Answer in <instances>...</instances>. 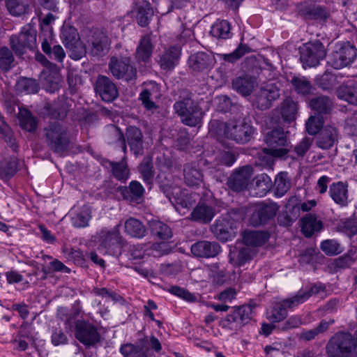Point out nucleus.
<instances>
[{"label":"nucleus","instance_id":"28","mask_svg":"<svg viewBox=\"0 0 357 357\" xmlns=\"http://www.w3.org/2000/svg\"><path fill=\"white\" fill-rule=\"evenodd\" d=\"M132 13H135L137 24L142 27L146 26L153 15L151 3L146 0L136 2Z\"/></svg>","mask_w":357,"mask_h":357},{"label":"nucleus","instance_id":"11","mask_svg":"<svg viewBox=\"0 0 357 357\" xmlns=\"http://www.w3.org/2000/svg\"><path fill=\"white\" fill-rule=\"evenodd\" d=\"M108 67L112 75L118 79L128 82L137 78V69L129 56H112Z\"/></svg>","mask_w":357,"mask_h":357},{"label":"nucleus","instance_id":"43","mask_svg":"<svg viewBox=\"0 0 357 357\" xmlns=\"http://www.w3.org/2000/svg\"><path fill=\"white\" fill-rule=\"evenodd\" d=\"M340 100L351 105H357V84L356 85L342 84L336 89Z\"/></svg>","mask_w":357,"mask_h":357},{"label":"nucleus","instance_id":"1","mask_svg":"<svg viewBox=\"0 0 357 357\" xmlns=\"http://www.w3.org/2000/svg\"><path fill=\"white\" fill-rule=\"evenodd\" d=\"M211 126L217 127L218 135H224L227 139L239 144L249 142L255 132L251 122L245 119H233L227 123L215 121L211 123Z\"/></svg>","mask_w":357,"mask_h":357},{"label":"nucleus","instance_id":"50","mask_svg":"<svg viewBox=\"0 0 357 357\" xmlns=\"http://www.w3.org/2000/svg\"><path fill=\"white\" fill-rule=\"evenodd\" d=\"M15 59L13 51L7 47L0 48V69L8 72L15 66Z\"/></svg>","mask_w":357,"mask_h":357},{"label":"nucleus","instance_id":"64","mask_svg":"<svg viewBox=\"0 0 357 357\" xmlns=\"http://www.w3.org/2000/svg\"><path fill=\"white\" fill-rule=\"evenodd\" d=\"M321 249L326 255L329 256L336 255L342 252L340 243L333 239L325 240L321 242Z\"/></svg>","mask_w":357,"mask_h":357},{"label":"nucleus","instance_id":"57","mask_svg":"<svg viewBox=\"0 0 357 357\" xmlns=\"http://www.w3.org/2000/svg\"><path fill=\"white\" fill-rule=\"evenodd\" d=\"M251 51L250 47L245 44H240L239 46L231 53L229 54H220L219 56L220 59L225 61L234 63L245 54L249 53Z\"/></svg>","mask_w":357,"mask_h":357},{"label":"nucleus","instance_id":"20","mask_svg":"<svg viewBox=\"0 0 357 357\" xmlns=\"http://www.w3.org/2000/svg\"><path fill=\"white\" fill-rule=\"evenodd\" d=\"M215 59L212 53L199 52L188 59L189 67L195 72L206 71L215 65Z\"/></svg>","mask_w":357,"mask_h":357},{"label":"nucleus","instance_id":"42","mask_svg":"<svg viewBox=\"0 0 357 357\" xmlns=\"http://www.w3.org/2000/svg\"><path fill=\"white\" fill-rule=\"evenodd\" d=\"M124 230L128 235L137 238H143L146 234L145 226L135 218H130L125 221Z\"/></svg>","mask_w":357,"mask_h":357},{"label":"nucleus","instance_id":"46","mask_svg":"<svg viewBox=\"0 0 357 357\" xmlns=\"http://www.w3.org/2000/svg\"><path fill=\"white\" fill-rule=\"evenodd\" d=\"M211 34L220 39H228L232 36L231 26L227 20L217 21L211 26Z\"/></svg>","mask_w":357,"mask_h":357},{"label":"nucleus","instance_id":"51","mask_svg":"<svg viewBox=\"0 0 357 357\" xmlns=\"http://www.w3.org/2000/svg\"><path fill=\"white\" fill-rule=\"evenodd\" d=\"M291 181L288 178L287 173L280 172L275 179V194L277 197H281L284 195L290 189Z\"/></svg>","mask_w":357,"mask_h":357},{"label":"nucleus","instance_id":"4","mask_svg":"<svg viewBox=\"0 0 357 357\" xmlns=\"http://www.w3.org/2000/svg\"><path fill=\"white\" fill-rule=\"evenodd\" d=\"M150 348L156 353H159L162 350L161 343L153 335L145 336L139 340L135 344H124L120 348V351L124 357H156L150 351Z\"/></svg>","mask_w":357,"mask_h":357},{"label":"nucleus","instance_id":"3","mask_svg":"<svg viewBox=\"0 0 357 357\" xmlns=\"http://www.w3.org/2000/svg\"><path fill=\"white\" fill-rule=\"evenodd\" d=\"M326 351L331 357H357V339L349 333H336L327 344Z\"/></svg>","mask_w":357,"mask_h":357},{"label":"nucleus","instance_id":"33","mask_svg":"<svg viewBox=\"0 0 357 357\" xmlns=\"http://www.w3.org/2000/svg\"><path fill=\"white\" fill-rule=\"evenodd\" d=\"M301 231L306 237H311L315 232L321 230L322 222L314 213H307L301 219Z\"/></svg>","mask_w":357,"mask_h":357},{"label":"nucleus","instance_id":"8","mask_svg":"<svg viewBox=\"0 0 357 357\" xmlns=\"http://www.w3.org/2000/svg\"><path fill=\"white\" fill-rule=\"evenodd\" d=\"M37 31L31 24H28L22 28L18 35L12 36L10 45L17 55H22L27 50H33L37 47Z\"/></svg>","mask_w":357,"mask_h":357},{"label":"nucleus","instance_id":"35","mask_svg":"<svg viewBox=\"0 0 357 357\" xmlns=\"http://www.w3.org/2000/svg\"><path fill=\"white\" fill-rule=\"evenodd\" d=\"M232 88L243 96L251 94L256 86L255 79L248 75L237 77L232 80Z\"/></svg>","mask_w":357,"mask_h":357},{"label":"nucleus","instance_id":"54","mask_svg":"<svg viewBox=\"0 0 357 357\" xmlns=\"http://www.w3.org/2000/svg\"><path fill=\"white\" fill-rule=\"evenodd\" d=\"M17 171V161L15 158L0 162V178L9 179Z\"/></svg>","mask_w":357,"mask_h":357},{"label":"nucleus","instance_id":"24","mask_svg":"<svg viewBox=\"0 0 357 357\" xmlns=\"http://www.w3.org/2000/svg\"><path fill=\"white\" fill-rule=\"evenodd\" d=\"M298 197H291L286 206L285 211H282L278 216V223L280 226L289 227L299 216V208L297 206Z\"/></svg>","mask_w":357,"mask_h":357},{"label":"nucleus","instance_id":"9","mask_svg":"<svg viewBox=\"0 0 357 357\" xmlns=\"http://www.w3.org/2000/svg\"><path fill=\"white\" fill-rule=\"evenodd\" d=\"M252 316L253 309L251 305L237 307L220 321V326L227 331L236 332L248 324Z\"/></svg>","mask_w":357,"mask_h":357},{"label":"nucleus","instance_id":"49","mask_svg":"<svg viewBox=\"0 0 357 357\" xmlns=\"http://www.w3.org/2000/svg\"><path fill=\"white\" fill-rule=\"evenodd\" d=\"M108 164V167L112 169L113 176L121 181H126L129 177V169L127 163L124 160L119 162L107 161L106 165Z\"/></svg>","mask_w":357,"mask_h":357},{"label":"nucleus","instance_id":"63","mask_svg":"<svg viewBox=\"0 0 357 357\" xmlns=\"http://www.w3.org/2000/svg\"><path fill=\"white\" fill-rule=\"evenodd\" d=\"M287 316V310L282 301L278 302L273 306L269 319L273 322H280L284 320Z\"/></svg>","mask_w":357,"mask_h":357},{"label":"nucleus","instance_id":"48","mask_svg":"<svg viewBox=\"0 0 357 357\" xmlns=\"http://www.w3.org/2000/svg\"><path fill=\"white\" fill-rule=\"evenodd\" d=\"M298 111L297 104L291 99L287 98L281 103V115L284 121L291 123L296 119Z\"/></svg>","mask_w":357,"mask_h":357},{"label":"nucleus","instance_id":"38","mask_svg":"<svg viewBox=\"0 0 357 357\" xmlns=\"http://www.w3.org/2000/svg\"><path fill=\"white\" fill-rule=\"evenodd\" d=\"M107 143L121 148L123 152H127V146L124 134L117 126L110 125L106 130Z\"/></svg>","mask_w":357,"mask_h":357},{"label":"nucleus","instance_id":"44","mask_svg":"<svg viewBox=\"0 0 357 357\" xmlns=\"http://www.w3.org/2000/svg\"><path fill=\"white\" fill-rule=\"evenodd\" d=\"M310 107L318 115L328 114L333 108V102L326 96H319L310 100Z\"/></svg>","mask_w":357,"mask_h":357},{"label":"nucleus","instance_id":"29","mask_svg":"<svg viewBox=\"0 0 357 357\" xmlns=\"http://www.w3.org/2000/svg\"><path fill=\"white\" fill-rule=\"evenodd\" d=\"M160 96L159 87L155 82H151L147 87L144 89L139 94V99L141 100L142 105L147 110L152 113L158 109V106L152 100L153 97Z\"/></svg>","mask_w":357,"mask_h":357},{"label":"nucleus","instance_id":"16","mask_svg":"<svg viewBox=\"0 0 357 357\" xmlns=\"http://www.w3.org/2000/svg\"><path fill=\"white\" fill-rule=\"evenodd\" d=\"M280 97V88L276 83L269 82L260 87L255 94V104L260 110L269 109Z\"/></svg>","mask_w":357,"mask_h":357},{"label":"nucleus","instance_id":"59","mask_svg":"<svg viewBox=\"0 0 357 357\" xmlns=\"http://www.w3.org/2000/svg\"><path fill=\"white\" fill-rule=\"evenodd\" d=\"M324 119L320 115L310 116L305 123L307 133L310 135H317L323 128Z\"/></svg>","mask_w":357,"mask_h":357},{"label":"nucleus","instance_id":"17","mask_svg":"<svg viewBox=\"0 0 357 357\" xmlns=\"http://www.w3.org/2000/svg\"><path fill=\"white\" fill-rule=\"evenodd\" d=\"M161 191L165 194L173 206L178 210V206L182 208H188L192 205V201L188 194L180 187L161 183Z\"/></svg>","mask_w":357,"mask_h":357},{"label":"nucleus","instance_id":"7","mask_svg":"<svg viewBox=\"0 0 357 357\" xmlns=\"http://www.w3.org/2000/svg\"><path fill=\"white\" fill-rule=\"evenodd\" d=\"M268 145L264 151L266 153L276 158H283L290 151L287 148L288 140L283 128L277 127L268 131L264 137Z\"/></svg>","mask_w":357,"mask_h":357},{"label":"nucleus","instance_id":"12","mask_svg":"<svg viewBox=\"0 0 357 357\" xmlns=\"http://www.w3.org/2000/svg\"><path fill=\"white\" fill-rule=\"evenodd\" d=\"M300 59L304 68L314 67L326 55L324 45L319 40L308 42L300 48Z\"/></svg>","mask_w":357,"mask_h":357},{"label":"nucleus","instance_id":"27","mask_svg":"<svg viewBox=\"0 0 357 357\" xmlns=\"http://www.w3.org/2000/svg\"><path fill=\"white\" fill-rule=\"evenodd\" d=\"M154 48L153 38L151 33L142 36L135 52V58L137 61L148 62L152 55Z\"/></svg>","mask_w":357,"mask_h":357},{"label":"nucleus","instance_id":"22","mask_svg":"<svg viewBox=\"0 0 357 357\" xmlns=\"http://www.w3.org/2000/svg\"><path fill=\"white\" fill-rule=\"evenodd\" d=\"M221 247L215 241H199L191 245V252L197 257L210 258L217 256Z\"/></svg>","mask_w":357,"mask_h":357},{"label":"nucleus","instance_id":"58","mask_svg":"<svg viewBox=\"0 0 357 357\" xmlns=\"http://www.w3.org/2000/svg\"><path fill=\"white\" fill-rule=\"evenodd\" d=\"M153 168V163L149 159H144L139 167L142 178L146 185H151L153 183L154 176Z\"/></svg>","mask_w":357,"mask_h":357},{"label":"nucleus","instance_id":"26","mask_svg":"<svg viewBox=\"0 0 357 357\" xmlns=\"http://www.w3.org/2000/svg\"><path fill=\"white\" fill-rule=\"evenodd\" d=\"M181 54L178 46H171L165 50L160 56L158 63L165 70H172L178 64Z\"/></svg>","mask_w":357,"mask_h":357},{"label":"nucleus","instance_id":"19","mask_svg":"<svg viewBox=\"0 0 357 357\" xmlns=\"http://www.w3.org/2000/svg\"><path fill=\"white\" fill-rule=\"evenodd\" d=\"M297 10L299 15L306 20L325 22L330 16L325 7L314 3H301L297 6Z\"/></svg>","mask_w":357,"mask_h":357},{"label":"nucleus","instance_id":"30","mask_svg":"<svg viewBox=\"0 0 357 357\" xmlns=\"http://www.w3.org/2000/svg\"><path fill=\"white\" fill-rule=\"evenodd\" d=\"M338 132L333 126H326L321 130L316 141L317 146L321 149H329L337 141Z\"/></svg>","mask_w":357,"mask_h":357},{"label":"nucleus","instance_id":"5","mask_svg":"<svg viewBox=\"0 0 357 357\" xmlns=\"http://www.w3.org/2000/svg\"><path fill=\"white\" fill-rule=\"evenodd\" d=\"M45 137L47 146L54 153H63L70 144L67 128L56 121L50 123L45 128Z\"/></svg>","mask_w":357,"mask_h":357},{"label":"nucleus","instance_id":"18","mask_svg":"<svg viewBox=\"0 0 357 357\" xmlns=\"http://www.w3.org/2000/svg\"><path fill=\"white\" fill-rule=\"evenodd\" d=\"M94 90L102 100L110 102L119 96V91L116 84L107 76L98 75L95 84Z\"/></svg>","mask_w":357,"mask_h":357},{"label":"nucleus","instance_id":"40","mask_svg":"<svg viewBox=\"0 0 357 357\" xmlns=\"http://www.w3.org/2000/svg\"><path fill=\"white\" fill-rule=\"evenodd\" d=\"M270 234L264 231H248L244 233L243 242L245 245L252 247L263 245L269 239Z\"/></svg>","mask_w":357,"mask_h":357},{"label":"nucleus","instance_id":"36","mask_svg":"<svg viewBox=\"0 0 357 357\" xmlns=\"http://www.w3.org/2000/svg\"><path fill=\"white\" fill-rule=\"evenodd\" d=\"M144 193V188L142 185L137 181H132L128 188L122 190L124 199L130 203L138 204L142 202Z\"/></svg>","mask_w":357,"mask_h":357},{"label":"nucleus","instance_id":"25","mask_svg":"<svg viewBox=\"0 0 357 357\" xmlns=\"http://www.w3.org/2000/svg\"><path fill=\"white\" fill-rule=\"evenodd\" d=\"M89 52L93 56L105 54L109 49V39L106 34L99 30L93 32L87 40Z\"/></svg>","mask_w":357,"mask_h":357},{"label":"nucleus","instance_id":"52","mask_svg":"<svg viewBox=\"0 0 357 357\" xmlns=\"http://www.w3.org/2000/svg\"><path fill=\"white\" fill-rule=\"evenodd\" d=\"M252 251L248 245H245L239 248L237 252L234 250H231L229 253L230 260H234V264L238 266L244 265L247 261H250L252 258Z\"/></svg>","mask_w":357,"mask_h":357},{"label":"nucleus","instance_id":"10","mask_svg":"<svg viewBox=\"0 0 357 357\" xmlns=\"http://www.w3.org/2000/svg\"><path fill=\"white\" fill-rule=\"evenodd\" d=\"M279 208L278 204L273 202L256 204L249 217L250 225L253 227L266 225L275 218Z\"/></svg>","mask_w":357,"mask_h":357},{"label":"nucleus","instance_id":"55","mask_svg":"<svg viewBox=\"0 0 357 357\" xmlns=\"http://www.w3.org/2000/svg\"><path fill=\"white\" fill-rule=\"evenodd\" d=\"M17 89L27 94L36 93L40 89L38 82L31 78L21 77L17 83Z\"/></svg>","mask_w":357,"mask_h":357},{"label":"nucleus","instance_id":"34","mask_svg":"<svg viewBox=\"0 0 357 357\" xmlns=\"http://www.w3.org/2000/svg\"><path fill=\"white\" fill-rule=\"evenodd\" d=\"M329 195L332 199L337 204L345 206L348 204V185L346 183L338 181L330 185Z\"/></svg>","mask_w":357,"mask_h":357},{"label":"nucleus","instance_id":"61","mask_svg":"<svg viewBox=\"0 0 357 357\" xmlns=\"http://www.w3.org/2000/svg\"><path fill=\"white\" fill-rule=\"evenodd\" d=\"M56 18V17L52 13H48L41 20L40 25L42 33L39 36L40 39H43V36L44 37L53 36L52 29L50 25L54 22Z\"/></svg>","mask_w":357,"mask_h":357},{"label":"nucleus","instance_id":"2","mask_svg":"<svg viewBox=\"0 0 357 357\" xmlns=\"http://www.w3.org/2000/svg\"><path fill=\"white\" fill-rule=\"evenodd\" d=\"M173 107L183 124L195 127L201 123L204 114L198 102L192 98L190 91H182Z\"/></svg>","mask_w":357,"mask_h":357},{"label":"nucleus","instance_id":"45","mask_svg":"<svg viewBox=\"0 0 357 357\" xmlns=\"http://www.w3.org/2000/svg\"><path fill=\"white\" fill-rule=\"evenodd\" d=\"M313 142L312 137L306 136L295 145L293 149H289L290 151L288 153H290L293 159L301 160L311 149Z\"/></svg>","mask_w":357,"mask_h":357},{"label":"nucleus","instance_id":"60","mask_svg":"<svg viewBox=\"0 0 357 357\" xmlns=\"http://www.w3.org/2000/svg\"><path fill=\"white\" fill-rule=\"evenodd\" d=\"M60 37L65 47L79 40L77 29L71 26H63Z\"/></svg>","mask_w":357,"mask_h":357},{"label":"nucleus","instance_id":"56","mask_svg":"<svg viewBox=\"0 0 357 357\" xmlns=\"http://www.w3.org/2000/svg\"><path fill=\"white\" fill-rule=\"evenodd\" d=\"M6 6L8 13L15 17L25 14L29 8L24 0H6Z\"/></svg>","mask_w":357,"mask_h":357},{"label":"nucleus","instance_id":"21","mask_svg":"<svg viewBox=\"0 0 357 357\" xmlns=\"http://www.w3.org/2000/svg\"><path fill=\"white\" fill-rule=\"evenodd\" d=\"M124 136L130 151L135 155H142L144 136L141 129L135 126H130L126 128Z\"/></svg>","mask_w":357,"mask_h":357},{"label":"nucleus","instance_id":"32","mask_svg":"<svg viewBox=\"0 0 357 357\" xmlns=\"http://www.w3.org/2000/svg\"><path fill=\"white\" fill-rule=\"evenodd\" d=\"M61 78L58 71L43 70L41 75L42 87L51 93L57 91L61 86Z\"/></svg>","mask_w":357,"mask_h":357},{"label":"nucleus","instance_id":"13","mask_svg":"<svg viewBox=\"0 0 357 357\" xmlns=\"http://www.w3.org/2000/svg\"><path fill=\"white\" fill-rule=\"evenodd\" d=\"M75 337L86 347H94L100 340V335L92 324L77 320L75 323Z\"/></svg>","mask_w":357,"mask_h":357},{"label":"nucleus","instance_id":"39","mask_svg":"<svg viewBox=\"0 0 357 357\" xmlns=\"http://www.w3.org/2000/svg\"><path fill=\"white\" fill-rule=\"evenodd\" d=\"M318 292L319 290L316 287H313L308 290H300L293 297L284 299L282 302L287 310L293 309L307 301L313 294Z\"/></svg>","mask_w":357,"mask_h":357},{"label":"nucleus","instance_id":"6","mask_svg":"<svg viewBox=\"0 0 357 357\" xmlns=\"http://www.w3.org/2000/svg\"><path fill=\"white\" fill-rule=\"evenodd\" d=\"M120 226L119 224L112 229L104 228L97 234L96 238L100 247L110 255L119 256L121 255L126 243L120 234Z\"/></svg>","mask_w":357,"mask_h":357},{"label":"nucleus","instance_id":"47","mask_svg":"<svg viewBox=\"0 0 357 357\" xmlns=\"http://www.w3.org/2000/svg\"><path fill=\"white\" fill-rule=\"evenodd\" d=\"M255 194L263 197L271 189L273 183L271 178L266 174H261L254 178Z\"/></svg>","mask_w":357,"mask_h":357},{"label":"nucleus","instance_id":"15","mask_svg":"<svg viewBox=\"0 0 357 357\" xmlns=\"http://www.w3.org/2000/svg\"><path fill=\"white\" fill-rule=\"evenodd\" d=\"M253 167L247 165L236 169L227 179L228 187L235 192L246 190L253 175Z\"/></svg>","mask_w":357,"mask_h":357},{"label":"nucleus","instance_id":"31","mask_svg":"<svg viewBox=\"0 0 357 357\" xmlns=\"http://www.w3.org/2000/svg\"><path fill=\"white\" fill-rule=\"evenodd\" d=\"M41 47L43 51L48 55L51 59H53L59 63H63L66 57V53L63 47L59 45H55L54 43V37H44L43 38Z\"/></svg>","mask_w":357,"mask_h":357},{"label":"nucleus","instance_id":"23","mask_svg":"<svg viewBox=\"0 0 357 357\" xmlns=\"http://www.w3.org/2000/svg\"><path fill=\"white\" fill-rule=\"evenodd\" d=\"M183 175L184 183L189 187H198L204 183V174L196 162L185 164Z\"/></svg>","mask_w":357,"mask_h":357},{"label":"nucleus","instance_id":"14","mask_svg":"<svg viewBox=\"0 0 357 357\" xmlns=\"http://www.w3.org/2000/svg\"><path fill=\"white\" fill-rule=\"evenodd\" d=\"M356 54V48L349 43H346L332 53L328 63L334 68L340 69L351 64Z\"/></svg>","mask_w":357,"mask_h":357},{"label":"nucleus","instance_id":"62","mask_svg":"<svg viewBox=\"0 0 357 357\" xmlns=\"http://www.w3.org/2000/svg\"><path fill=\"white\" fill-rule=\"evenodd\" d=\"M66 47L70 50V56L74 60L80 59L86 53V47L79 40L66 46Z\"/></svg>","mask_w":357,"mask_h":357},{"label":"nucleus","instance_id":"37","mask_svg":"<svg viewBox=\"0 0 357 357\" xmlns=\"http://www.w3.org/2000/svg\"><path fill=\"white\" fill-rule=\"evenodd\" d=\"M215 214L213 207L204 203H199L191 213V218L194 221L202 223H208Z\"/></svg>","mask_w":357,"mask_h":357},{"label":"nucleus","instance_id":"41","mask_svg":"<svg viewBox=\"0 0 357 357\" xmlns=\"http://www.w3.org/2000/svg\"><path fill=\"white\" fill-rule=\"evenodd\" d=\"M151 234L155 238L167 241L172 238V231L171 228L160 220H152L149 222Z\"/></svg>","mask_w":357,"mask_h":357},{"label":"nucleus","instance_id":"53","mask_svg":"<svg viewBox=\"0 0 357 357\" xmlns=\"http://www.w3.org/2000/svg\"><path fill=\"white\" fill-rule=\"evenodd\" d=\"M291 84L299 94L307 95L312 92V84L305 77L294 76L291 79Z\"/></svg>","mask_w":357,"mask_h":357}]
</instances>
